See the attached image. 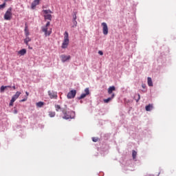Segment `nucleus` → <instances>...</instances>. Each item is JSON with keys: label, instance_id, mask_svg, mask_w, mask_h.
<instances>
[{"label": "nucleus", "instance_id": "f257e3e1", "mask_svg": "<svg viewBox=\"0 0 176 176\" xmlns=\"http://www.w3.org/2000/svg\"><path fill=\"white\" fill-rule=\"evenodd\" d=\"M50 27V21H47L45 26H43L41 30L43 32H45L46 36H49L52 34V28Z\"/></svg>", "mask_w": 176, "mask_h": 176}, {"label": "nucleus", "instance_id": "f03ea898", "mask_svg": "<svg viewBox=\"0 0 176 176\" xmlns=\"http://www.w3.org/2000/svg\"><path fill=\"white\" fill-rule=\"evenodd\" d=\"M68 45H69V38L68 32H65L64 34V41L62 43V49H67L68 47Z\"/></svg>", "mask_w": 176, "mask_h": 176}, {"label": "nucleus", "instance_id": "7ed1b4c3", "mask_svg": "<svg viewBox=\"0 0 176 176\" xmlns=\"http://www.w3.org/2000/svg\"><path fill=\"white\" fill-rule=\"evenodd\" d=\"M43 12L44 13L45 20H49L50 21H52V14L53 13V12H52V10H43Z\"/></svg>", "mask_w": 176, "mask_h": 176}, {"label": "nucleus", "instance_id": "20e7f679", "mask_svg": "<svg viewBox=\"0 0 176 176\" xmlns=\"http://www.w3.org/2000/svg\"><path fill=\"white\" fill-rule=\"evenodd\" d=\"M12 8H9L4 14L5 20H12Z\"/></svg>", "mask_w": 176, "mask_h": 176}, {"label": "nucleus", "instance_id": "39448f33", "mask_svg": "<svg viewBox=\"0 0 176 176\" xmlns=\"http://www.w3.org/2000/svg\"><path fill=\"white\" fill-rule=\"evenodd\" d=\"M48 96L50 98L57 100V92L54 91H48Z\"/></svg>", "mask_w": 176, "mask_h": 176}, {"label": "nucleus", "instance_id": "423d86ee", "mask_svg": "<svg viewBox=\"0 0 176 176\" xmlns=\"http://www.w3.org/2000/svg\"><path fill=\"white\" fill-rule=\"evenodd\" d=\"M102 31L104 35H108V25L107 23L103 22L102 23Z\"/></svg>", "mask_w": 176, "mask_h": 176}, {"label": "nucleus", "instance_id": "0eeeda50", "mask_svg": "<svg viewBox=\"0 0 176 176\" xmlns=\"http://www.w3.org/2000/svg\"><path fill=\"white\" fill-rule=\"evenodd\" d=\"M76 96V90L74 89L70 91L67 94V98L71 99V98H75V96Z\"/></svg>", "mask_w": 176, "mask_h": 176}, {"label": "nucleus", "instance_id": "6e6552de", "mask_svg": "<svg viewBox=\"0 0 176 176\" xmlns=\"http://www.w3.org/2000/svg\"><path fill=\"white\" fill-rule=\"evenodd\" d=\"M90 94V91L89 88H86L85 89V94H82L80 97H78V100H82L86 97V96H89Z\"/></svg>", "mask_w": 176, "mask_h": 176}, {"label": "nucleus", "instance_id": "1a4fd4ad", "mask_svg": "<svg viewBox=\"0 0 176 176\" xmlns=\"http://www.w3.org/2000/svg\"><path fill=\"white\" fill-rule=\"evenodd\" d=\"M60 58H61L62 63H65V61H68V60H71V56L61 55Z\"/></svg>", "mask_w": 176, "mask_h": 176}, {"label": "nucleus", "instance_id": "9d476101", "mask_svg": "<svg viewBox=\"0 0 176 176\" xmlns=\"http://www.w3.org/2000/svg\"><path fill=\"white\" fill-rule=\"evenodd\" d=\"M39 2H41V0H34L31 5L32 9H35V8H36V6H38L39 4Z\"/></svg>", "mask_w": 176, "mask_h": 176}, {"label": "nucleus", "instance_id": "9b49d317", "mask_svg": "<svg viewBox=\"0 0 176 176\" xmlns=\"http://www.w3.org/2000/svg\"><path fill=\"white\" fill-rule=\"evenodd\" d=\"M21 94V92L16 91V94L12 96V100H13L14 101H16V100H17L18 98L20 97Z\"/></svg>", "mask_w": 176, "mask_h": 176}, {"label": "nucleus", "instance_id": "f8f14e48", "mask_svg": "<svg viewBox=\"0 0 176 176\" xmlns=\"http://www.w3.org/2000/svg\"><path fill=\"white\" fill-rule=\"evenodd\" d=\"M113 98H115V94H112L111 97L108 98L107 99H104V102H105L106 104H108V102H109V101L113 100Z\"/></svg>", "mask_w": 176, "mask_h": 176}, {"label": "nucleus", "instance_id": "ddd939ff", "mask_svg": "<svg viewBox=\"0 0 176 176\" xmlns=\"http://www.w3.org/2000/svg\"><path fill=\"white\" fill-rule=\"evenodd\" d=\"M116 90V88L115 86H111L108 89V94H112L113 91H115Z\"/></svg>", "mask_w": 176, "mask_h": 176}, {"label": "nucleus", "instance_id": "4468645a", "mask_svg": "<svg viewBox=\"0 0 176 176\" xmlns=\"http://www.w3.org/2000/svg\"><path fill=\"white\" fill-rule=\"evenodd\" d=\"M62 112H63V115L65 116L63 117V119H67V120H68V119H69V118H71L70 116L67 115V110L63 109V110L62 111Z\"/></svg>", "mask_w": 176, "mask_h": 176}, {"label": "nucleus", "instance_id": "2eb2a0df", "mask_svg": "<svg viewBox=\"0 0 176 176\" xmlns=\"http://www.w3.org/2000/svg\"><path fill=\"white\" fill-rule=\"evenodd\" d=\"M25 36H28L30 35V31L28 30V26L27 25V23L25 24Z\"/></svg>", "mask_w": 176, "mask_h": 176}, {"label": "nucleus", "instance_id": "dca6fc26", "mask_svg": "<svg viewBox=\"0 0 176 176\" xmlns=\"http://www.w3.org/2000/svg\"><path fill=\"white\" fill-rule=\"evenodd\" d=\"M145 109L147 111H152V109H153V104H149L148 105L146 106Z\"/></svg>", "mask_w": 176, "mask_h": 176}, {"label": "nucleus", "instance_id": "f3484780", "mask_svg": "<svg viewBox=\"0 0 176 176\" xmlns=\"http://www.w3.org/2000/svg\"><path fill=\"white\" fill-rule=\"evenodd\" d=\"M27 53V50L22 49L20 51H19L18 54H20L21 56H24Z\"/></svg>", "mask_w": 176, "mask_h": 176}, {"label": "nucleus", "instance_id": "a211bd4d", "mask_svg": "<svg viewBox=\"0 0 176 176\" xmlns=\"http://www.w3.org/2000/svg\"><path fill=\"white\" fill-rule=\"evenodd\" d=\"M140 99H141V96L140 95V94L135 95L134 100H135L136 102H138Z\"/></svg>", "mask_w": 176, "mask_h": 176}, {"label": "nucleus", "instance_id": "6ab92c4d", "mask_svg": "<svg viewBox=\"0 0 176 176\" xmlns=\"http://www.w3.org/2000/svg\"><path fill=\"white\" fill-rule=\"evenodd\" d=\"M26 38L24 39V42L27 46H28V42H31V38H30L28 36H25Z\"/></svg>", "mask_w": 176, "mask_h": 176}, {"label": "nucleus", "instance_id": "aec40b11", "mask_svg": "<svg viewBox=\"0 0 176 176\" xmlns=\"http://www.w3.org/2000/svg\"><path fill=\"white\" fill-rule=\"evenodd\" d=\"M8 87L9 89H10V87H12L11 86H1L0 88L1 93H3V91H5V89H8Z\"/></svg>", "mask_w": 176, "mask_h": 176}, {"label": "nucleus", "instance_id": "412c9836", "mask_svg": "<svg viewBox=\"0 0 176 176\" xmlns=\"http://www.w3.org/2000/svg\"><path fill=\"white\" fill-rule=\"evenodd\" d=\"M147 80H148V86H150V87L153 86V82H152V78L151 77H148Z\"/></svg>", "mask_w": 176, "mask_h": 176}, {"label": "nucleus", "instance_id": "4be33fe9", "mask_svg": "<svg viewBox=\"0 0 176 176\" xmlns=\"http://www.w3.org/2000/svg\"><path fill=\"white\" fill-rule=\"evenodd\" d=\"M36 107L38 108H42V107L43 105H45V102H38L36 103Z\"/></svg>", "mask_w": 176, "mask_h": 176}, {"label": "nucleus", "instance_id": "5701e85b", "mask_svg": "<svg viewBox=\"0 0 176 176\" xmlns=\"http://www.w3.org/2000/svg\"><path fill=\"white\" fill-rule=\"evenodd\" d=\"M50 118H54L56 116V112L54 111H49Z\"/></svg>", "mask_w": 176, "mask_h": 176}, {"label": "nucleus", "instance_id": "b1692460", "mask_svg": "<svg viewBox=\"0 0 176 176\" xmlns=\"http://www.w3.org/2000/svg\"><path fill=\"white\" fill-rule=\"evenodd\" d=\"M132 157L133 160L137 158V153L134 150L132 151Z\"/></svg>", "mask_w": 176, "mask_h": 176}, {"label": "nucleus", "instance_id": "393cba45", "mask_svg": "<svg viewBox=\"0 0 176 176\" xmlns=\"http://www.w3.org/2000/svg\"><path fill=\"white\" fill-rule=\"evenodd\" d=\"M55 108H56V111L57 112H58L60 111V109H61V107H60V105H58V104H56Z\"/></svg>", "mask_w": 176, "mask_h": 176}, {"label": "nucleus", "instance_id": "a878e982", "mask_svg": "<svg viewBox=\"0 0 176 176\" xmlns=\"http://www.w3.org/2000/svg\"><path fill=\"white\" fill-rule=\"evenodd\" d=\"M6 6V3H3V4L0 5V10L3 9Z\"/></svg>", "mask_w": 176, "mask_h": 176}, {"label": "nucleus", "instance_id": "bb28decb", "mask_svg": "<svg viewBox=\"0 0 176 176\" xmlns=\"http://www.w3.org/2000/svg\"><path fill=\"white\" fill-rule=\"evenodd\" d=\"M73 21H75V23H76V13H74V15L73 16Z\"/></svg>", "mask_w": 176, "mask_h": 176}, {"label": "nucleus", "instance_id": "cd10ccee", "mask_svg": "<svg viewBox=\"0 0 176 176\" xmlns=\"http://www.w3.org/2000/svg\"><path fill=\"white\" fill-rule=\"evenodd\" d=\"M27 100H28V98L25 96L24 99L20 100V102H24V101H27Z\"/></svg>", "mask_w": 176, "mask_h": 176}, {"label": "nucleus", "instance_id": "c85d7f7f", "mask_svg": "<svg viewBox=\"0 0 176 176\" xmlns=\"http://www.w3.org/2000/svg\"><path fill=\"white\" fill-rule=\"evenodd\" d=\"M15 100L13 99H11L10 102V107H13V103L14 102Z\"/></svg>", "mask_w": 176, "mask_h": 176}, {"label": "nucleus", "instance_id": "c756f323", "mask_svg": "<svg viewBox=\"0 0 176 176\" xmlns=\"http://www.w3.org/2000/svg\"><path fill=\"white\" fill-rule=\"evenodd\" d=\"M92 141L94 142H97V141H98V138H92Z\"/></svg>", "mask_w": 176, "mask_h": 176}, {"label": "nucleus", "instance_id": "7c9ffc66", "mask_svg": "<svg viewBox=\"0 0 176 176\" xmlns=\"http://www.w3.org/2000/svg\"><path fill=\"white\" fill-rule=\"evenodd\" d=\"M98 54H100V56H102L104 52H102V51H98Z\"/></svg>", "mask_w": 176, "mask_h": 176}, {"label": "nucleus", "instance_id": "2f4dec72", "mask_svg": "<svg viewBox=\"0 0 176 176\" xmlns=\"http://www.w3.org/2000/svg\"><path fill=\"white\" fill-rule=\"evenodd\" d=\"M73 23H74L75 27H76V25L78 24V22L76 21V22L73 21Z\"/></svg>", "mask_w": 176, "mask_h": 176}, {"label": "nucleus", "instance_id": "473e14b6", "mask_svg": "<svg viewBox=\"0 0 176 176\" xmlns=\"http://www.w3.org/2000/svg\"><path fill=\"white\" fill-rule=\"evenodd\" d=\"M25 94H26L25 97H28V96H30V94L26 91V92H25Z\"/></svg>", "mask_w": 176, "mask_h": 176}, {"label": "nucleus", "instance_id": "72a5a7b5", "mask_svg": "<svg viewBox=\"0 0 176 176\" xmlns=\"http://www.w3.org/2000/svg\"><path fill=\"white\" fill-rule=\"evenodd\" d=\"M14 113H17V111L16 109L14 111Z\"/></svg>", "mask_w": 176, "mask_h": 176}, {"label": "nucleus", "instance_id": "f704fd0d", "mask_svg": "<svg viewBox=\"0 0 176 176\" xmlns=\"http://www.w3.org/2000/svg\"><path fill=\"white\" fill-rule=\"evenodd\" d=\"M12 88L14 89V90H16V87L13 86Z\"/></svg>", "mask_w": 176, "mask_h": 176}, {"label": "nucleus", "instance_id": "c9c22d12", "mask_svg": "<svg viewBox=\"0 0 176 176\" xmlns=\"http://www.w3.org/2000/svg\"><path fill=\"white\" fill-rule=\"evenodd\" d=\"M143 89H145V85H142Z\"/></svg>", "mask_w": 176, "mask_h": 176}]
</instances>
